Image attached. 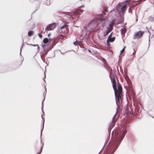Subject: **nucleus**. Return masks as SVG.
Returning a JSON list of instances; mask_svg holds the SVG:
<instances>
[{"label":"nucleus","instance_id":"f257e3e1","mask_svg":"<svg viewBox=\"0 0 154 154\" xmlns=\"http://www.w3.org/2000/svg\"><path fill=\"white\" fill-rule=\"evenodd\" d=\"M122 96V94L115 96L116 103L118 107L117 109L116 114L112 119V126L114 125H115V122L118 118H116V116L120 112L122 109V106L121 104V97Z\"/></svg>","mask_w":154,"mask_h":154},{"label":"nucleus","instance_id":"f03ea898","mask_svg":"<svg viewBox=\"0 0 154 154\" xmlns=\"http://www.w3.org/2000/svg\"><path fill=\"white\" fill-rule=\"evenodd\" d=\"M112 86L114 91L115 96L122 94V88L121 84H118V88L116 89V82L115 78L113 77L112 79Z\"/></svg>","mask_w":154,"mask_h":154},{"label":"nucleus","instance_id":"7ed1b4c3","mask_svg":"<svg viewBox=\"0 0 154 154\" xmlns=\"http://www.w3.org/2000/svg\"><path fill=\"white\" fill-rule=\"evenodd\" d=\"M126 131L125 130H124L122 133H121L120 134H118L116 137H117V139L116 140L115 143V148L112 151V154H113L116 150L117 149L118 147L119 143L122 140L123 138L125 137V134L126 133Z\"/></svg>","mask_w":154,"mask_h":154},{"label":"nucleus","instance_id":"20e7f679","mask_svg":"<svg viewBox=\"0 0 154 154\" xmlns=\"http://www.w3.org/2000/svg\"><path fill=\"white\" fill-rule=\"evenodd\" d=\"M59 32L60 33H68L69 32L68 26L67 23H65L64 25H62L58 29Z\"/></svg>","mask_w":154,"mask_h":154},{"label":"nucleus","instance_id":"39448f33","mask_svg":"<svg viewBox=\"0 0 154 154\" xmlns=\"http://www.w3.org/2000/svg\"><path fill=\"white\" fill-rule=\"evenodd\" d=\"M144 32L143 31H139L135 33L134 35V39H139L141 38L143 35Z\"/></svg>","mask_w":154,"mask_h":154},{"label":"nucleus","instance_id":"423d86ee","mask_svg":"<svg viewBox=\"0 0 154 154\" xmlns=\"http://www.w3.org/2000/svg\"><path fill=\"white\" fill-rule=\"evenodd\" d=\"M56 23H54L49 24L46 27L45 30L46 31H51L53 30L55 27Z\"/></svg>","mask_w":154,"mask_h":154},{"label":"nucleus","instance_id":"0eeeda50","mask_svg":"<svg viewBox=\"0 0 154 154\" xmlns=\"http://www.w3.org/2000/svg\"><path fill=\"white\" fill-rule=\"evenodd\" d=\"M97 26V23L94 21H91V23H89L88 26L92 29L95 28Z\"/></svg>","mask_w":154,"mask_h":154},{"label":"nucleus","instance_id":"6e6552de","mask_svg":"<svg viewBox=\"0 0 154 154\" xmlns=\"http://www.w3.org/2000/svg\"><path fill=\"white\" fill-rule=\"evenodd\" d=\"M116 37L115 36L113 37L108 38L106 41V43L107 44H109V42H113L115 40Z\"/></svg>","mask_w":154,"mask_h":154},{"label":"nucleus","instance_id":"1a4fd4ad","mask_svg":"<svg viewBox=\"0 0 154 154\" xmlns=\"http://www.w3.org/2000/svg\"><path fill=\"white\" fill-rule=\"evenodd\" d=\"M114 25V23L113 22H112L109 25V27L107 28L108 30L110 32L112 30L113 26Z\"/></svg>","mask_w":154,"mask_h":154},{"label":"nucleus","instance_id":"9d476101","mask_svg":"<svg viewBox=\"0 0 154 154\" xmlns=\"http://www.w3.org/2000/svg\"><path fill=\"white\" fill-rule=\"evenodd\" d=\"M127 7V5H125L122 6L121 9V11L122 13H124L126 10Z\"/></svg>","mask_w":154,"mask_h":154},{"label":"nucleus","instance_id":"9b49d317","mask_svg":"<svg viewBox=\"0 0 154 154\" xmlns=\"http://www.w3.org/2000/svg\"><path fill=\"white\" fill-rule=\"evenodd\" d=\"M127 30L125 28L122 29H121V34L122 35H124Z\"/></svg>","mask_w":154,"mask_h":154},{"label":"nucleus","instance_id":"f8f14e48","mask_svg":"<svg viewBox=\"0 0 154 154\" xmlns=\"http://www.w3.org/2000/svg\"><path fill=\"white\" fill-rule=\"evenodd\" d=\"M100 17L98 18V20L100 21H103L106 20V18L104 17L103 16H102V15H100Z\"/></svg>","mask_w":154,"mask_h":154},{"label":"nucleus","instance_id":"ddd939ff","mask_svg":"<svg viewBox=\"0 0 154 154\" xmlns=\"http://www.w3.org/2000/svg\"><path fill=\"white\" fill-rule=\"evenodd\" d=\"M77 12L75 13L77 14V15H78V14H79V11H80L81 13H82V12L84 11L83 10H82V9H80V8L79 7L77 9ZM77 16H78V15H77Z\"/></svg>","mask_w":154,"mask_h":154},{"label":"nucleus","instance_id":"4468645a","mask_svg":"<svg viewBox=\"0 0 154 154\" xmlns=\"http://www.w3.org/2000/svg\"><path fill=\"white\" fill-rule=\"evenodd\" d=\"M34 32L33 31H30L28 32V35L29 36H32L34 34Z\"/></svg>","mask_w":154,"mask_h":154},{"label":"nucleus","instance_id":"2eb2a0df","mask_svg":"<svg viewBox=\"0 0 154 154\" xmlns=\"http://www.w3.org/2000/svg\"><path fill=\"white\" fill-rule=\"evenodd\" d=\"M49 41V40L47 38H45L43 40V42L44 43H47Z\"/></svg>","mask_w":154,"mask_h":154},{"label":"nucleus","instance_id":"dca6fc26","mask_svg":"<svg viewBox=\"0 0 154 154\" xmlns=\"http://www.w3.org/2000/svg\"><path fill=\"white\" fill-rule=\"evenodd\" d=\"M109 32H110L108 30H107V31H106L104 33V36H105L106 35H107Z\"/></svg>","mask_w":154,"mask_h":154},{"label":"nucleus","instance_id":"f3484780","mask_svg":"<svg viewBox=\"0 0 154 154\" xmlns=\"http://www.w3.org/2000/svg\"><path fill=\"white\" fill-rule=\"evenodd\" d=\"M107 8H106V7H104L103 11L105 12H107Z\"/></svg>","mask_w":154,"mask_h":154},{"label":"nucleus","instance_id":"a211bd4d","mask_svg":"<svg viewBox=\"0 0 154 154\" xmlns=\"http://www.w3.org/2000/svg\"><path fill=\"white\" fill-rule=\"evenodd\" d=\"M125 47H124L122 49L121 51V54H122L124 51L125 50Z\"/></svg>","mask_w":154,"mask_h":154},{"label":"nucleus","instance_id":"6ab92c4d","mask_svg":"<svg viewBox=\"0 0 154 154\" xmlns=\"http://www.w3.org/2000/svg\"><path fill=\"white\" fill-rule=\"evenodd\" d=\"M39 37L40 38H42V35L41 34V33H39L38 34Z\"/></svg>","mask_w":154,"mask_h":154},{"label":"nucleus","instance_id":"aec40b11","mask_svg":"<svg viewBox=\"0 0 154 154\" xmlns=\"http://www.w3.org/2000/svg\"><path fill=\"white\" fill-rule=\"evenodd\" d=\"M73 44L74 45H78V42L77 41H75L74 42Z\"/></svg>","mask_w":154,"mask_h":154},{"label":"nucleus","instance_id":"412c9836","mask_svg":"<svg viewBox=\"0 0 154 154\" xmlns=\"http://www.w3.org/2000/svg\"><path fill=\"white\" fill-rule=\"evenodd\" d=\"M28 45H30L33 46H38V45H32V44H28Z\"/></svg>","mask_w":154,"mask_h":154},{"label":"nucleus","instance_id":"4be33fe9","mask_svg":"<svg viewBox=\"0 0 154 154\" xmlns=\"http://www.w3.org/2000/svg\"><path fill=\"white\" fill-rule=\"evenodd\" d=\"M106 14V13L105 12H104V11H103L102 14H101L100 15H101L103 16V15H105Z\"/></svg>","mask_w":154,"mask_h":154},{"label":"nucleus","instance_id":"5701e85b","mask_svg":"<svg viewBox=\"0 0 154 154\" xmlns=\"http://www.w3.org/2000/svg\"><path fill=\"white\" fill-rule=\"evenodd\" d=\"M112 32L108 36V38H111L112 37Z\"/></svg>","mask_w":154,"mask_h":154},{"label":"nucleus","instance_id":"b1692460","mask_svg":"<svg viewBox=\"0 0 154 154\" xmlns=\"http://www.w3.org/2000/svg\"><path fill=\"white\" fill-rule=\"evenodd\" d=\"M42 146L41 148V150H40V153L39 154H39L40 153L42 152Z\"/></svg>","mask_w":154,"mask_h":154},{"label":"nucleus","instance_id":"393cba45","mask_svg":"<svg viewBox=\"0 0 154 154\" xmlns=\"http://www.w3.org/2000/svg\"><path fill=\"white\" fill-rule=\"evenodd\" d=\"M53 39H52V38H50L49 40V42H50L51 40H52Z\"/></svg>","mask_w":154,"mask_h":154},{"label":"nucleus","instance_id":"a878e982","mask_svg":"<svg viewBox=\"0 0 154 154\" xmlns=\"http://www.w3.org/2000/svg\"><path fill=\"white\" fill-rule=\"evenodd\" d=\"M50 35H51L50 33L48 34V37H49V36H50Z\"/></svg>","mask_w":154,"mask_h":154},{"label":"nucleus","instance_id":"bb28decb","mask_svg":"<svg viewBox=\"0 0 154 154\" xmlns=\"http://www.w3.org/2000/svg\"><path fill=\"white\" fill-rule=\"evenodd\" d=\"M82 7V8H83V7H84V5H81V7Z\"/></svg>","mask_w":154,"mask_h":154},{"label":"nucleus","instance_id":"cd10ccee","mask_svg":"<svg viewBox=\"0 0 154 154\" xmlns=\"http://www.w3.org/2000/svg\"><path fill=\"white\" fill-rule=\"evenodd\" d=\"M135 53H136V51H134V52H133V54H134Z\"/></svg>","mask_w":154,"mask_h":154}]
</instances>
